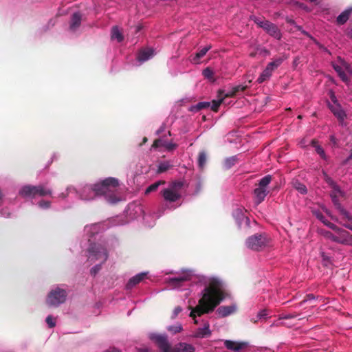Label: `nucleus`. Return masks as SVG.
I'll return each mask as SVG.
<instances>
[{
  "label": "nucleus",
  "mask_w": 352,
  "mask_h": 352,
  "mask_svg": "<svg viewBox=\"0 0 352 352\" xmlns=\"http://www.w3.org/2000/svg\"><path fill=\"white\" fill-rule=\"evenodd\" d=\"M177 147V144L173 142H169L164 138H159L156 140L153 145L152 149L157 150L158 151H168L170 152L175 150Z\"/></svg>",
  "instance_id": "obj_17"
},
{
  "label": "nucleus",
  "mask_w": 352,
  "mask_h": 352,
  "mask_svg": "<svg viewBox=\"0 0 352 352\" xmlns=\"http://www.w3.org/2000/svg\"><path fill=\"white\" fill-rule=\"evenodd\" d=\"M8 202L7 199L3 198L1 190H0V216L3 217H10V212L8 209H3L2 207Z\"/></svg>",
  "instance_id": "obj_30"
},
{
  "label": "nucleus",
  "mask_w": 352,
  "mask_h": 352,
  "mask_svg": "<svg viewBox=\"0 0 352 352\" xmlns=\"http://www.w3.org/2000/svg\"><path fill=\"white\" fill-rule=\"evenodd\" d=\"M250 19L260 28H263L270 36L276 39H280L281 33L275 24L256 16H251Z\"/></svg>",
  "instance_id": "obj_12"
},
{
  "label": "nucleus",
  "mask_w": 352,
  "mask_h": 352,
  "mask_svg": "<svg viewBox=\"0 0 352 352\" xmlns=\"http://www.w3.org/2000/svg\"><path fill=\"white\" fill-rule=\"evenodd\" d=\"M271 181L272 176L270 175H265L260 179L258 186L254 190V203L256 206L263 202L268 194V186Z\"/></svg>",
  "instance_id": "obj_11"
},
{
  "label": "nucleus",
  "mask_w": 352,
  "mask_h": 352,
  "mask_svg": "<svg viewBox=\"0 0 352 352\" xmlns=\"http://www.w3.org/2000/svg\"><path fill=\"white\" fill-rule=\"evenodd\" d=\"M107 228L108 226L104 222L93 223L87 225L84 228V232L89 237L88 240L90 241L91 237H93L96 234L104 231Z\"/></svg>",
  "instance_id": "obj_18"
},
{
  "label": "nucleus",
  "mask_w": 352,
  "mask_h": 352,
  "mask_svg": "<svg viewBox=\"0 0 352 352\" xmlns=\"http://www.w3.org/2000/svg\"><path fill=\"white\" fill-rule=\"evenodd\" d=\"M125 213L126 216L131 220L142 217L144 223L148 227H153L155 224V219L162 215L161 213L156 214L155 217L151 214L146 215L143 206L136 203L129 204Z\"/></svg>",
  "instance_id": "obj_9"
},
{
  "label": "nucleus",
  "mask_w": 352,
  "mask_h": 352,
  "mask_svg": "<svg viewBox=\"0 0 352 352\" xmlns=\"http://www.w3.org/2000/svg\"><path fill=\"white\" fill-rule=\"evenodd\" d=\"M318 217L322 223H324L326 225L327 221L325 220L324 217L322 215L318 216Z\"/></svg>",
  "instance_id": "obj_50"
},
{
  "label": "nucleus",
  "mask_w": 352,
  "mask_h": 352,
  "mask_svg": "<svg viewBox=\"0 0 352 352\" xmlns=\"http://www.w3.org/2000/svg\"><path fill=\"white\" fill-rule=\"evenodd\" d=\"M237 161L236 156H232L225 160L224 166L226 168H230Z\"/></svg>",
  "instance_id": "obj_35"
},
{
  "label": "nucleus",
  "mask_w": 352,
  "mask_h": 352,
  "mask_svg": "<svg viewBox=\"0 0 352 352\" xmlns=\"http://www.w3.org/2000/svg\"><path fill=\"white\" fill-rule=\"evenodd\" d=\"M320 47L322 50H324L325 52L329 53V52L327 50V49L324 47H323L322 45H320Z\"/></svg>",
  "instance_id": "obj_53"
},
{
  "label": "nucleus",
  "mask_w": 352,
  "mask_h": 352,
  "mask_svg": "<svg viewBox=\"0 0 352 352\" xmlns=\"http://www.w3.org/2000/svg\"><path fill=\"white\" fill-rule=\"evenodd\" d=\"M207 160L206 154L204 151H201L199 153L198 157V165L199 168H202L206 165Z\"/></svg>",
  "instance_id": "obj_33"
},
{
  "label": "nucleus",
  "mask_w": 352,
  "mask_h": 352,
  "mask_svg": "<svg viewBox=\"0 0 352 352\" xmlns=\"http://www.w3.org/2000/svg\"><path fill=\"white\" fill-rule=\"evenodd\" d=\"M164 126H161V127H160V129L156 131L157 134H160L162 131H164Z\"/></svg>",
  "instance_id": "obj_52"
},
{
  "label": "nucleus",
  "mask_w": 352,
  "mask_h": 352,
  "mask_svg": "<svg viewBox=\"0 0 352 352\" xmlns=\"http://www.w3.org/2000/svg\"><path fill=\"white\" fill-rule=\"evenodd\" d=\"M269 240L265 234H256L248 237L245 241L247 248L253 250H260L266 247Z\"/></svg>",
  "instance_id": "obj_13"
},
{
  "label": "nucleus",
  "mask_w": 352,
  "mask_h": 352,
  "mask_svg": "<svg viewBox=\"0 0 352 352\" xmlns=\"http://www.w3.org/2000/svg\"><path fill=\"white\" fill-rule=\"evenodd\" d=\"M185 192V183L182 180L170 182L166 188L162 191L164 200V207L174 210L181 205V199Z\"/></svg>",
  "instance_id": "obj_2"
},
{
  "label": "nucleus",
  "mask_w": 352,
  "mask_h": 352,
  "mask_svg": "<svg viewBox=\"0 0 352 352\" xmlns=\"http://www.w3.org/2000/svg\"><path fill=\"white\" fill-rule=\"evenodd\" d=\"M267 316V311L266 309L261 310L257 315L259 319L265 318Z\"/></svg>",
  "instance_id": "obj_43"
},
{
  "label": "nucleus",
  "mask_w": 352,
  "mask_h": 352,
  "mask_svg": "<svg viewBox=\"0 0 352 352\" xmlns=\"http://www.w3.org/2000/svg\"><path fill=\"white\" fill-rule=\"evenodd\" d=\"M332 66L342 80L347 82L349 76L351 74L350 65L344 60L338 57L336 61L332 63Z\"/></svg>",
  "instance_id": "obj_15"
},
{
  "label": "nucleus",
  "mask_w": 352,
  "mask_h": 352,
  "mask_svg": "<svg viewBox=\"0 0 352 352\" xmlns=\"http://www.w3.org/2000/svg\"><path fill=\"white\" fill-rule=\"evenodd\" d=\"M334 190H335L336 192H338V193H339V194H340V195H342V192L341 191V190L339 188V187H338V186H334Z\"/></svg>",
  "instance_id": "obj_49"
},
{
  "label": "nucleus",
  "mask_w": 352,
  "mask_h": 352,
  "mask_svg": "<svg viewBox=\"0 0 352 352\" xmlns=\"http://www.w3.org/2000/svg\"><path fill=\"white\" fill-rule=\"evenodd\" d=\"M326 225L330 228L331 229L333 230V231L334 232H337V230H340V228H338V226H336L335 224H333V223H331V222H329L327 221Z\"/></svg>",
  "instance_id": "obj_44"
},
{
  "label": "nucleus",
  "mask_w": 352,
  "mask_h": 352,
  "mask_svg": "<svg viewBox=\"0 0 352 352\" xmlns=\"http://www.w3.org/2000/svg\"><path fill=\"white\" fill-rule=\"evenodd\" d=\"M173 167V164L170 161H161L158 163L157 173L161 174L166 172Z\"/></svg>",
  "instance_id": "obj_28"
},
{
  "label": "nucleus",
  "mask_w": 352,
  "mask_h": 352,
  "mask_svg": "<svg viewBox=\"0 0 352 352\" xmlns=\"http://www.w3.org/2000/svg\"><path fill=\"white\" fill-rule=\"evenodd\" d=\"M247 210L243 207H236L232 212V216L234 218L238 226L241 228L243 223L246 226H250V219L245 215Z\"/></svg>",
  "instance_id": "obj_19"
},
{
  "label": "nucleus",
  "mask_w": 352,
  "mask_h": 352,
  "mask_svg": "<svg viewBox=\"0 0 352 352\" xmlns=\"http://www.w3.org/2000/svg\"><path fill=\"white\" fill-rule=\"evenodd\" d=\"M225 346L234 351H239L243 346V344L238 343L232 340H226L224 341Z\"/></svg>",
  "instance_id": "obj_29"
},
{
  "label": "nucleus",
  "mask_w": 352,
  "mask_h": 352,
  "mask_svg": "<svg viewBox=\"0 0 352 352\" xmlns=\"http://www.w3.org/2000/svg\"><path fill=\"white\" fill-rule=\"evenodd\" d=\"M350 160H352V152L351 153L350 155L348 157V158L346 159V161H349Z\"/></svg>",
  "instance_id": "obj_55"
},
{
  "label": "nucleus",
  "mask_w": 352,
  "mask_h": 352,
  "mask_svg": "<svg viewBox=\"0 0 352 352\" xmlns=\"http://www.w3.org/2000/svg\"><path fill=\"white\" fill-rule=\"evenodd\" d=\"M138 352H148V349H143L142 351L138 350Z\"/></svg>",
  "instance_id": "obj_54"
},
{
  "label": "nucleus",
  "mask_w": 352,
  "mask_h": 352,
  "mask_svg": "<svg viewBox=\"0 0 352 352\" xmlns=\"http://www.w3.org/2000/svg\"><path fill=\"white\" fill-rule=\"evenodd\" d=\"M67 293L63 287L56 286L49 292L46 302L50 307H58L66 300Z\"/></svg>",
  "instance_id": "obj_10"
},
{
  "label": "nucleus",
  "mask_w": 352,
  "mask_h": 352,
  "mask_svg": "<svg viewBox=\"0 0 352 352\" xmlns=\"http://www.w3.org/2000/svg\"><path fill=\"white\" fill-rule=\"evenodd\" d=\"M148 338L156 342L162 352H195V351L192 344L184 342H180L171 348L166 334L150 333Z\"/></svg>",
  "instance_id": "obj_5"
},
{
  "label": "nucleus",
  "mask_w": 352,
  "mask_h": 352,
  "mask_svg": "<svg viewBox=\"0 0 352 352\" xmlns=\"http://www.w3.org/2000/svg\"><path fill=\"white\" fill-rule=\"evenodd\" d=\"M352 14V6L349 7L342 12L336 18V22L339 25L344 24Z\"/></svg>",
  "instance_id": "obj_26"
},
{
  "label": "nucleus",
  "mask_w": 352,
  "mask_h": 352,
  "mask_svg": "<svg viewBox=\"0 0 352 352\" xmlns=\"http://www.w3.org/2000/svg\"><path fill=\"white\" fill-rule=\"evenodd\" d=\"M104 352H121V351L118 349L111 348V349H109L105 351Z\"/></svg>",
  "instance_id": "obj_48"
},
{
  "label": "nucleus",
  "mask_w": 352,
  "mask_h": 352,
  "mask_svg": "<svg viewBox=\"0 0 352 352\" xmlns=\"http://www.w3.org/2000/svg\"><path fill=\"white\" fill-rule=\"evenodd\" d=\"M210 335L211 331L210 329V324L208 322H206L204 324L203 327H199L195 331L193 337L197 338H204L209 337Z\"/></svg>",
  "instance_id": "obj_24"
},
{
  "label": "nucleus",
  "mask_w": 352,
  "mask_h": 352,
  "mask_svg": "<svg viewBox=\"0 0 352 352\" xmlns=\"http://www.w3.org/2000/svg\"><path fill=\"white\" fill-rule=\"evenodd\" d=\"M45 321L50 328H53L56 326V318L52 316H48Z\"/></svg>",
  "instance_id": "obj_39"
},
{
  "label": "nucleus",
  "mask_w": 352,
  "mask_h": 352,
  "mask_svg": "<svg viewBox=\"0 0 352 352\" xmlns=\"http://www.w3.org/2000/svg\"><path fill=\"white\" fill-rule=\"evenodd\" d=\"M336 243L347 246H352V235L346 230H337Z\"/></svg>",
  "instance_id": "obj_20"
},
{
  "label": "nucleus",
  "mask_w": 352,
  "mask_h": 352,
  "mask_svg": "<svg viewBox=\"0 0 352 352\" xmlns=\"http://www.w3.org/2000/svg\"><path fill=\"white\" fill-rule=\"evenodd\" d=\"M111 39L121 42L123 40V36L118 27H113L111 30Z\"/></svg>",
  "instance_id": "obj_31"
},
{
  "label": "nucleus",
  "mask_w": 352,
  "mask_h": 352,
  "mask_svg": "<svg viewBox=\"0 0 352 352\" xmlns=\"http://www.w3.org/2000/svg\"><path fill=\"white\" fill-rule=\"evenodd\" d=\"M81 23V15L79 12H75L72 14L69 29L74 32L78 28Z\"/></svg>",
  "instance_id": "obj_27"
},
{
  "label": "nucleus",
  "mask_w": 352,
  "mask_h": 352,
  "mask_svg": "<svg viewBox=\"0 0 352 352\" xmlns=\"http://www.w3.org/2000/svg\"><path fill=\"white\" fill-rule=\"evenodd\" d=\"M146 141H147V138H144V139H143L144 143L146 142Z\"/></svg>",
  "instance_id": "obj_56"
},
{
  "label": "nucleus",
  "mask_w": 352,
  "mask_h": 352,
  "mask_svg": "<svg viewBox=\"0 0 352 352\" xmlns=\"http://www.w3.org/2000/svg\"><path fill=\"white\" fill-rule=\"evenodd\" d=\"M245 87H243L241 85L236 86L233 88H232L230 90L226 91V90H221L219 91V95H218V99L214 100L212 102V104L210 102H199L195 105H192L189 107V111L192 112H198L199 111L209 108L211 107V109L217 111L219 105L224 102L226 98L232 97L234 96L237 92L243 91L245 89Z\"/></svg>",
  "instance_id": "obj_4"
},
{
  "label": "nucleus",
  "mask_w": 352,
  "mask_h": 352,
  "mask_svg": "<svg viewBox=\"0 0 352 352\" xmlns=\"http://www.w3.org/2000/svg\"><path fill=\"white\" fill-rule=\"evenodd\" d=\"M237 310V306L235 303L230 305L221 306L217 309V314L220 317H227L234 314Z\"/></svg>",
  "instance_id": "obj_22"
},
{
  "label": "nucleus",
  "mask_w": 352,
  "mask_h": 352,
  "mask_svg": "<svg viewBox=\"0 0 352 352\" xmlns=\"http://www.w3.org/2000/svg\"><path fill=\"white\" fill-rule=\"evenodd\" d=\"M294 188L301 194L304 195V194H306L307 190V188L306 186L300 183V182H295L294 183Z\"/></svg>",
  "instance_id": "obj_37"
},
{
  "label": "nucleus",
  "mask_w": 352,
  "mask_h": 352,
  "mask_svg": "<svg viewBox=\"0 0 352 352\" xmlns=\"http://www.w3.org/2000/svg\"><path fill=\"white\" fill-rule=\"evenodd\" d=\"M303 8H304L305 10H306L307 11H309V10L306 6L303 7Z\"/></svg>",
  "instance_id": "obj_57"
},
{
  "label": "nucleus",
  "mask_w": 352,
  "mask_h": 352,
  "mask_svg": "<svg viewBox=\"0 0 352 352\" xmlns=\"http://www.w3.org/2000/svg\"><path fill=\"white\" fill-rule=\"evenodd\" d=\"M331 197H332V200H333V203L335 204V205H337V206H338V208L339 209H340L342 207H341V206L338 204V200H337V199L336 198V196L331 195Z\"/></svg>",
  "instance_id": "obj_46"
},
{
  "label": "nucleus",
  "mask_w": 352,
  "mask_h": 352,
  "mask_svg": "<svg viewBox=\"0 0 352 352\" xmlns=\"http://www.w3.org/2000/svg\"><path fill=\"white\" fill-rule=\"evenodd\" d=\"M351 221V223H344V224H343V226H344L346 228H347V229H349V230H351V231H352V220H351V221Z\"/></svg>",
  "instance_id": "obj_47"
},
{
  "label": "nucleus",
  "mask_w": 352,
  "mask_h": 352,
  "mask_svg": "<svg viewBox=\"0 0 352 352\" xmlns=\"http://www.w3.org/2000/svg\"><path fill=\"white\" fill-rule=\"evenodd\" d=\"M329 96L331 101L328 102V107L333 115L340 121V124L343 125L344 119L346 116V113L338 102L337 98L332 91H329Z\"/></svg>",
  "instance_id": "obj_14"
},
{
  "label": "nucleus",
  "mask_w": 352,
  "mask_h": 352,
  "mask_svg": "<svg viewBox=\"0 0 352 352\" xmlns=\"http://www.w3.org/2000/svg\"><path fill=\"white\" fill-rule=\"evenodd\" d=\"M108 258V251L106 245L102 243H94L90 245L88 250V261L91 263L98 262L91 269V274L95 276L101 269V265Z\"/></svg>",
  "instance_id": "obj_7"
},
{
  "label": "nucleus",
  "mask_w": 352,
  "mask_h": 352,
  "mask_svg": "<svg viewBox=\"0 0 352 352\" xmlns=\"http://www.w3.org/2000/svg\"><path fill=\"white\" fill-rule=\"evenodd\" d=\"M51 204H52L51 201H47V200H43V199L40 200L36 204L38 207L43 210L49 209L51 207Z\"/></svg>",
  "instance_id": "obj_36"
},
{
  "label": "nucleus",
  "mask_w": 352,
  "mask_h": 352,
  "mask_svg": "<svg viewBox=\"0 0 352 352\" xmlns=\"http://www.w3.org/2000/svg\"><path fill=\"white\" fill-rule=\"evenodd\" d=\"M148 274V272H144L137 274L136 275L131 277L126 285V289H130L135 287L136 285L139 284L140 282L147 278Z\"/></svg>",
  "instance_id": "obj_23"
},
{
  "label": "nucleus",
  "mask_w": 352,
  "mask_h": 352,
  "mask_svg": "<svg viewBox=\"0 0 352 352\" xmlns=\"http://www.w3.org/2000/svg\"><path fill=\"white\" fill-rule=\"evenodd\" d=\"M316 150L317 151V153L322 157V158H324L325 157V153H324V150L322 149V147L318 146H316Z\"/></svg>",
  "instance_id": "obj_45"
},
{
  "label": "nucleus",
  "mask_w": 352,
  "mask_h": 352,
  "mask_svg": "<svg viewBox=\"0 0 352 352\" xmlns=\"http://www.w3.org/2000/svg\"><path fill=\"white\" fill-rule=\"evenodd\" d=\"M167 330L173 334H175L182 331V326L180 323H177L174 325H170L167 327Z\"/></svg>",
  "instance_id": "obj_34"
},
{
  "label": "nucleus",
  "mask_w": 352,
  "mask_h": 352,
  "mask_svg": "<svg viewBox=\"0 0 352 352\" xmlns=\"http://www.w3.org/2000/svg\"><path fill=\"white\" fill-rule=\"evenodd\" d=\"M97 188L96 182L94 184H86L81 186L78 190L74 187L69 186L66 189L65 192L60 193L58 197L63 199L68 197H78L82 200L91 201L99 197Z\"/></svg>",
  "instance_id": "obj_6"
},
{
  "label": "nucleus",
  "mask_w": 352,
  "mask_h": 352,
  "mask_svg": "<svg viewBox=\"0 0 352 352\" xmlns=\"http://www.w3.org/2000/svg\"><path fill=\"white\" fill-rule=\"evenodd\" d=\"M19 194L23 198L33 200L37 197H52L53 191L52 188L46 184L25 185L21 187Z\"/></svg>",
  "instance_id": "obj_8"
},
{
  "label": "nucleus",
  "mask_w": 352,
  "mask_h": 352,
  "mask_svg": "<svg viewBox=\"0 0 352 352\" xmlns=\"http://www.w3.org/2000/svg\"><path fill=\"white\" fill-rule=\"evenodd\" d=\"M165 184V182L161 181V180L152 184L145 190V194L148 195L152 192L156 191L160 186H161L162 184Z\"/></svg>",
  "instance_id": "obj_32"
},
{
  "label": "nucleus",
  "mask_w": 352,
  "mask_h": 352,
  "mask_svg": "<svg viewBox=\"0 0 352 352\" xmlns=\"http://www.w3.org/2000/svg\"><path fill=\"white\" fill-rule=\"evenodd\" d=\"M99 197H104L109 204H116L122 200L117 188L120 181L116 177H107L96 182Z\"/></svg>",
  "instance_id": "obj_3"
},
{
  "label": "nucleus",
  "mask_w": 352,
  "mask_h": 352,
  "mask_svg": "<svg viewBox=\"0 0 352 352\" xmlns=\"http://www.w3.org/2000/svg\"><path fill=\"white\" fill-rule=\"evenodd\" d=\"M192 281L200 288L198 292V304L190 305L189 316L195 324H198L197 317L212 312L215 308L226 298L222 281L214 276L196 274L193 270H182L177 276L169 278L168 283L173 288H178L184 281Z\"/></svg>",
  "instance_id": "obj_1"
},
{
  "label": "nucleus",
  "mask_w": 352,
  "mask_h": 352,
  "mask_svg": "<svg viewBox=\"0 0 352 352\" xmlns=\"http://www.w3.org/2000/svg\"><path fill=\"white\" fill-rule=\"evenodd\" d=\"M155 54V51L151 48H144L140 50L137 56L138 65L152 58Z\"/></svg>",
  "instance_id": "obj_21"
},
{
  "label": "nucleus",
  "mask_w": 352,
  "mask_h": 352,
  "mask_svg": "<svg viewBox=\"0 0 352 352\" xmlns=\"http://www.w3.org/2000/svg\"><path fill=\"white\" fill-rule=\"evenodd\" d=\"M346 35L348 37L352 38V28L346 31Z\"/></svg>",
  "instance_id": "obj_51"
},
{
  "label": "nucleus",
  "mask_w": 352,
  "mask_h": 352,
  "mask_svg": "<svg viewBox=\"0 0 352 352\" xmlns=\"http://www.w3.org/2000/svg\"><path fill=\"white\" fill-rule=\"evenodd\" d=\"M182 308L181 307H179V306L176 307L172 313L171 318L172 319L176 318L177 317L178 314L182 312Z\"/></svg>",
  "instance_id": "obj_41"
},
{
  "label": "nucleus",
  "mask_w": 352,
  "mask_h": 352,
  "mask_svg": "<svg viewBox=\"0 0 352 352\" xmlns=\"http://www.w3.org/2000/svg\"><path fill=\"white\" fill-rule=\"evenodd\" d=\"M283 58H278L274 60L269 63L266 66L265 69L261 74L260 76L257 79L258 83H262L265 80H268L275 69H276L283 63Z\"/></svg>",
  "instance_id": "obj_16"
},
{
  "label": "nucleus",
  "mask_w": 352,
  "mask_h": 352,
  "mask_svg": "<svg viewBox=\"0 0 352 352\" xmlns=\"http://www.w3.org/2000/svg\"><path fill=\"white\" fill-rule=\"evenodd\" d=\"M309 1H311V2H313V1H314L315 0H309Z\"/></svg>",
  "instance_id": "obj_58"
},
{
  "label": "nucleus",
  "mask_w": 352,
  "mask_h": 352,
  "mask_svg": "<svg viewBox=\"0 0 352 352\" xmlns=\"http://www.w3.org/2000/svg\"><path fill=\"white\" fill-rule=\"evenodd\" d=\"M324 236L333 242L336 243L337 232H331L327 231L324 233Z\"/></svg>",
  "instance_id": "obj_38"
},
{
  "label": "nucleus",
  "mask_w": 352,
  "mask_h": 352,
  "mask_svg": "<svg viewBox=\"0 0 352 352\" xmlns=\"http://www.w3.org/2000/svg\"><path fill=\"white\" fill-rule=\"evenodd\" d=\"M211 49V45H206L200 50L194 56H190L189 60L192 64H199L200 59Z\"/></svg>",
  "instance_id": "obj_25"
},
{
  "label": "nucleus",
  "mask_w": 352,
  "mask_h": 352,
  "mask_svg": "<svg viewBox=\"0 0 352 352\" xmlns=\"http://www.w3.org/2000/svg\"><path fill=\"white\" fill-rule=\"evenodd\" d=\"M340 211L345 219H346L349 221L352 220V218H351V215L349 214V213L346 210H344L343 208H341L340 209Z\"/></svg>",
  "instance_id": "obj_42"
},
{
  "label": "nucleus",
  "mask_w": 352,
  "mask_h": 352,
  "mask_svg": "<svg viewBox=\"0 0 352 352\" xmlns=\"http://www.w3.org/2000/svg\"><path fill=\"white\" fill-rule=\"evenodd\" d=\"M203 75L206 78L211 80L213 77V72L208 67L204 69Z\"/></svg>",
  "instance_id": "obj_40"
}]
</instances>
